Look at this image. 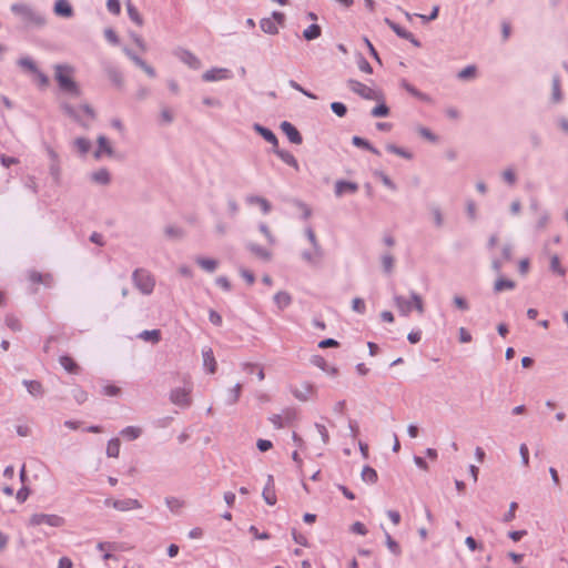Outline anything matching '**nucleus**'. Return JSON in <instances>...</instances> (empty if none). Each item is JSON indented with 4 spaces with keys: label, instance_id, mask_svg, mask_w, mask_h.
<instances>
[{
    "label": "nucleus",
    "instance_id": "1",
    "mask_svg": "<svg viewBox=\"0 0 568 568\" xmlns=\"http://www.w3.org/2000/svg\"><path fill=\"white\" fill-rule=\"evenodd\" d=\"M74 72V68L69 64L54 65V79L59 89L71 97L79 98L82 91L73 79Z\"/></svg>",
    "mask_w": 568,
    "mask_h": 568
},
{
    "label": "nucleus",
    "instance_id": "2",
    "mask_svg": "<svg viewBox=\"0 0 568 568\" xmlns=\"http://www.w3.org/2000/svg\"><path fill=\"white\" fill-rule=\"evenodd\" d=\"M11 11L28 27L41 28L47 22L45 17L40 11L26 3H13Z\"/></svg>",
    "mask_w": 568,
    "mask_h": 568
},
{
    "label": "nucleus",
    "instance_id": "3",
    "mask_svg": "<svg viewBox=\"0 0 568 568\" xmlns=\"http://www.w3.org/2000/svg\"><path fill=\"white\" fill-rule=\"evenodd\" d=\"M410 301L405 298L402 295L395 294L393 296V301L395 306L397 307L399 314L402 316H408L413 310V307L419 313H424V303L419 294L412 291L410 292Z\"/></svg>",
    "mask_w": 568,
    "mask_h": 568
},
{
    "label": "nucleus",
    "instance_id": "4",
    "mask_svg": "<svg viewBox=\"0 0 568 568\" xmlns=\"http://www.w3.org/2000/svg\"><path fill=\"white\" fill-rule=\"evenodd\" d=\"M132 281H133L134 286L143 295H150L154 291L155 280H154L153 275L144 268H136L132 273Z\"/></svg>",
    "mask_w": 568,
    "mask_h": 568
},
{
    "label": "nucleus",
    "instance_id": "5",
    "mask_svg": "<svg viewBox=\"0 0 568 568\" xmlns=\"http://www.w3.org/2000/svg\"><path fill=\"white\" fill-rule=\"evenodd\" d=\"M347 85L352 92L356 93L365 100H383L384 95L381 91L374 90L373 88L357 81L349 79Z\"/></svg>",
    "mask_w": 568,
    "mask_h": 568
},
{
    "label": "nucleus",
    "instance_id": "6",
    "mask_svg": "<svg viewBox=\"0 0 568 568\" xmlns=\"http://www.w3.org/2000/svg\"><path fill=\"white\" fill-rule=\"evenodd\" d=\"M28 525L32 527L40 525L61 527L64 525V519L63 517L55 514H33L30 517Z\"/></svg>",
    "mask_w": 568,
    "mask_h": 568
},
{
    "label": "nucleus",
    "instance_id": "7",
    "mask_svg": "<svg viewBox=\"0 0 568 568\" xmlns=\"http://www.w3.org/2000/svg\"><path fill=\"white\" fill-rule=\"evenodd\" d=\"M191 386L190 387H176L170 392V400L172 404L180 407H189L191 405Z\"/></svg>",
    "mask_w": 568,
    "mask_h": 568
},
{
    "label": "nucleus",
    "instance_id": "8",
    "mask_svg": "<svg viewBox=\"0 0 568 568\" xmlns=\"http://www.w3.org/2000/svg\"><path fill=\"white\" fill-rule=\"evenodd\" d=\"M290 390L292 395L300 402H307L315 394V387L310 382H303L301 386H291Z\"/></svg>",
    "mask_w": 568,
    "mask_h": 568
},
{
    "label": "nucleus",
    "instance_id": "9",
    "mask_svg": "<svg viewBox=\"0 0 568 568\" xmlns=\"http://www.w3.org/2000/svg\"><path fill=\"white\" fill-rule=\"evenodd\" d=\"M384 22L396 33L397 37L409 41L416 48H419L422 45L420 41L417 40L412 32L402 28L399 24L392 21L389 18H385Z\"/></svg>",
    "mask_w": 568,
    "mask_h": 568
},
{
    "label": "nucleus",
    "instance_id": "10",
    "mask_svg": "<svg viewBox=\"0 0 568 568\" xmlns=\"http://www.w3.org/2000/svg\"><path fill=\"white\" fill-rule=\"evenodd\" d=\"M174 55L193 70L201 68L200 59L187 49L178 48L174 50Z\"/></svg>",
    "mask_w": 568,
    "mask_h": 568
},
{
    "label": "nucleus",
    "instance_id": "11",
    "mask_svg": "<svg viewBox=\"0 0 568 568\" xmlns=\"http://www.w3.org/2000/svg\"><path fill=\"white\" fill-rule=\"evenodd\" d=\"M280 128L285 133L290 142L294 144H301L303 142L301 133L291 122L283 121Z\"/></svg>",
    "mask_w": 568,
    "mask_h": 568
},
{
    "label": "nucleus",
    "instance_id": "12",
    "mask_svg": "<svg viewBox=\"0 0 568 568\" xmlns=\"http://www.w3.org/2000/svg\"><path fill=\"white\" fill-rule=\"evenodd\" d=\"M358 191V184L351 181L338 180L335 182L334 193L336 196H342L345 193L354 194Z\"/></svg>",
    "mask_w": 568,
    "mask_h": 568
},
{
    "label": "nucleus",
    "instance_id": "13",
    "mask_svg": "<svg viewBox=\"0 0 568 568\" xmlns=\"http://www.w3.org/2000/svg\"><path fill=\"white\" fill-rule=\"evenodd\" d=\"M262 496H263L264 501L270 506L275 505L277 501L275 486H274V478L272 475L267 476V483L263 489Z\"/></svg>",
    "mask_w": 568,
    "mask_h": 568
},
{
    "label": "nucleus",
    "instance_id": "14",
    "mask_svg": "<svg viewBox=\"0 0 568 568\" xmlns=\"http://www.w3.org/2000/svg\"><path fill=\"white\" fill-rule=\"evenodd\" d=\"M112 507L119 511H129L140 509L142 505L138 499L126 498L115 500L114 503H112Z\"/></svg>",
    "mask_w": 568,
    "mask_h": 568
},
{
    "label": "nucleus",
    "instance_id": "15",
    "mask_svg": "<svg viewBox=\"0 0 568 568\" xmlns=\"http://www.w3.org/2000/svg\"><path fill=\"white\" fill-rule=\"evenodd\" d=\"M53 12L58 17L72 18L74 14L73 8L69 0H55Z\"/></svg>",
    "mask_w": 568,
    "mask_h": 568
},
{
    "label": "nucleus",
    "instance_id": "16",
    "mask_svg": "<svg viewBox=\"0 0 568 568\" xmlns=\"http://www.w3.org/2000/svg\"><path fill=\"white\" fill-rule=\"evenodd\" d=\"M230 71L223 68H212L203 73L202 79L206 82L219 81L226 79Z\"/></svg>",
    "mask_w": 568,
    "mask_h": 568
},
{
    "label": "nucleus",
    "instance_id": "17",
    "mask_svg": "<svg viewBox=\"0 0 568 568\" xmlns=\"http://www.w3.org/2000/svg\"><path fill=\"white\" fill-rule=\"evenodd\" d=\"M273 152L287 165L292 166L295 169V171H298L300 170V165H298V162L297 160L295 159V156L290 152V151H286V150H282V149H273Z\"/></svg>",
    "mask_w": 568,
    "mask_h": 568
},
{
    "label": "nucleus",
    "instance_id": "18",
    "mask_svg": "<svg viewBox=\"0 0 568 568\" xmlns=\"http://www.w3.org/2000/svg\"><path fill=\"white\" fill-rule=\"evenodd\" d=\"M22 384L26 386L28 393L33 397H41L44 394V388L39 381L24 379Z\"/></svg>",
    "mask_w": 568,
    "mask_h": 568
},
{
    "label": "nucleus",
    "instance_id": "19",
    "mask_svg": "<svg viewBox=\"0 0 568 568\" xmlns=\"http://www.w3.org/2000/svg\"><path fill=\"white\" fill-rule=\"evenodd\" d=\"M103 153L111 156L113 154V149L104 135H99L98 136V150L94 152V158L100 159Z\"/></svg>",
    "mask_w": 568,
    "mask_h": 568
},
{
    "label": "nucleus",
    "instance_id": "20",
    "mask_svg": "<svg viewBox=\"0 0 568 568\" xmlns=\"http://www.w3.org/2000/svg\"><path fill=\"white\" fill-rule=\"evenodd\" d=\"M254 130L260 133L265 141L273 145V149L278 148V140L276 135L267 128L262 126L261 124H255Z\"/></svg>",
    "mask_w": 568,
    "mask_h": 568
},
{
    "label": "nucleus",
    "instance_id": "21",
    "mask_svg": "<svg viewBox=\"0 0 568 568\" xmlns=\"http://www.w3.org/2000/svg\"><path fill=\"white\" fill-rule=\"evenodd\" d=\"M311 362L313 365H315L316 367L321 368L322 371L326 372L332 376H335L338 373L337 368L334 366H328L325 358L321 355H314Z\"/></svg>",
    "mask_w": 568,
    "mask_h": 568
},
{
    "label": "nucleus",
    "instance_id": "22",
    "mask_svg": "<svg viewBox=\"0 0 568 568\" xmlns=\"http://www.w3.org/2000/svg\"><path fill=\"white\" fill-rule=\"evenodd\" d=\"M245 200L248 204H257L261 207L263 214H268L272 210L270 202L263 196L247 195Z\"/></svg>",
    "mask_w": 568,
    "mask_h": 568
},
{
    "label": "nucleus",
    "instance_id": "23",
    "mask_svg": "<svg viewBox=\"0 0 568 568\" xmlns=\"http://www.w3.org/2000/svg\"><path fill=\"white\" fill-rule=\"evenodd\" d=\"M59 363L63 369L70 374H78L80 371L79 365L69 355H61L59 357Z\"/></svg>",
    "mask_w": 568,
    "mask_h": 568
},
{
    "label": "nucleus",
    "instance_id": "24",
    "mask_svg": "<svg viewBox=\"0 0 568 568\" xmlns=\"http://www.w3.org/2000/svg\"><path fill=\"white\" fill-rule=\"evenodd\" d=\"M246 247L258 258L263 261H270L272 258V253L267 248L257 245L255 243H247Z\"/></svg>",
    "mask_w": 568,
    "mask_h": 568
},
{
    "label": "nucleus",
    "instance_id": "25",
    "mask_svg": "<svg viewBox=\"0 0 568 568\" xmlns=\"http://www.w3.org/2000/svg\"><path fill=\"white\" fill-rule=\"evenodd\" d=\"M203 365L209 371V373L213 374L216 371V361L211 348H206L202 352Z\"/></svg>",
    "mask_w": 568,
    "mask_h": 568
},
{
    "label": "nucleus",
    "instance_id": "26",
    "mask_svg": "<svg viewBox=\"0 0 568 568\" xmlns=\"http://www.w3.org/2000/svg\"><path fill=\"white\" fill-rule=\"evenodd\" d=\"M91 180L101 185H108L111 181L110 172L105 169H99L91 174Z\"/></svg>",
    "mask_w": 568,
    "mask_h": 568
},
{
    "label": "nucleus",
    "instance_id": "27",
    "mask_svg": "<svg viewBox=\"0 0 568 568\" xmlns=\"http://www.w3.org/2000/svg\"><path fill=\"white\" fill-rule=\"evenodd\" d=\"M62 111L72 120H74L77 123H79L83 129H89L90 124L82 121L80 116L78 115L75 109L69 104V103H62L61 104Z\"/></svg>",
    "mask_w": 568,
    "mask_h": 568
},
{
    "label": "nucleus",
    "instance_id": "28",
    "mask_svg": "<svg viewBox=\"0 0 568 568\" xmlns=\"http://www.w3.org/2000/svg\"><path fill=\"white\" fill-rule=\"evenodd\" d=\"M400 87L403 89H405L410 95H413L422 101H425V102L430 101V98L426 93L420 92L419 90H417L414 85H412L406 80L400 81Z\"/></svg>",
    "mask_w": 568,
    "mask_h": 568
},
{
    "label": "nucleus",
    "instance_id": "29",
    "mask_svg": "<svg viewBox=\"0 0 568 568\" xmlns=\"http://www.w3.org/2000/svg\"><path fill=\"white\" fill-rule=\"evenodd\" d=\"M260 28L266 34L274 36V34L278 33V27H277L276 22L271 18L261 19Z\"/></svg>",
    "mask_w": 568,
    "mask_h": 568
},
{
    "label": "nucleus",
    "instance_id": "30",
    "mask_svg": "<svg viewBox=\"0 0 568 568\" xmlns=\"http://www.w3.org/2000/svg\"><path fill=\"white\" fill-rule=\"evenodd\" d=\"M562 100V93L560 88V78L558 74L552 77L551 81V101L554 103H559Z\"/></svg>",
    "mask_w": 568,
    "mask_h": 568
},
{
    "label": "nucleus",
    "instance_id": "31",
    "mask_svg": "<svg viewBox=\"0 0 568 568\" xmlns=\"http://www.w3.org/2000/svg\"><path fill=\"white\" fill-rule=\"evenodd\" d=\"M516 286L515 282L508 278H505L503 276H499L495 283H494V291L496 293L503 292V291H510L514 290Z\"/></svg>",
    "mask_w": 568,
    "mask_h": 568
},
{
    "label": "nucleus",
    "instance_id": "32",
    "mask_svg": "<svg viewBox=\"0 0 568 568\" xmlns=\"http://www.w3.org/2000/svg\"><path fill=\"white\" fill-rule=\"evenodd\" d=\"M125 7L131 21H133L139 27L143 26V18L135 6L130 0H128Z\"/></svg>",
    "mask_w": 568,
    "mask_h": 568
},
{
    "label": "nucleus",
    "instance_id": "33",
    "mask_svg": "<svg viewBox=\"0 0 568 568\" xmlns=\"http://www.w3.org/2000/svg\"><path fill=\"white\" fill-rule=\"evenodd\" d=\"M305 235L306 237L308 239L314 251H316V254L317 256H324V252H323V248L322 246L320 245L317 239H316V235H315V232L314 230L312 229V226H307L305 229Z\"/></svg>",
    "mask_w": 568,
    "mask_h": 568
},
{
    "label": "nucleus",
    "instance_id": "34",
    "mask_svg": "<svg viewBox=\"0 0 568 568\" xmlns=\"http://www.w3.org/2000/svg\"><path fill=\"white\" fill-rule=\"evenodd\" d=\"M274 302L280 310H284L292 303V297L287 292L280 291L274 295Z\"/></svg>",
    "mask_w": 568,
    "mask_h": 568
},
{
    "label": "nucleus",
    "instance_id": "35",
    "mask_svg": "<svg viewBox=\"0 0 568 568\" xmlns=\"http://www.w3.org/2000/svg\"><path fill=\"white\" fill-rule=\"evenodd\" d=\"M322 34V29L318 24L313 23L303 31V38L307 41L315 40Z\"/></svg>",
    "mask_w": 568,
    "mask_h": 568
},
{
    "label": "nucleus",
    "instance_id": "36",
    "mask_svg": "<svg viewBox=\"0 0 568 568\" xmlns=\"http://www.w3.org/2000/svg\"><path fill=\"white\" fill-rule=\"evenodd\" d=\"M139 337L145 342H152L156 344L161 339V331L160 329H145L139 334Z\"/></svg>",
    "mask_w": 568,
    "mask_h": 568
},
{
    "label": "nucleus",
    "instance_id": "37",
    "mask_svg": "<svg viewBox=\"0 0 568 568\" xmlns=\"http://www.w3.org/2000/svg\"><path fill=\"white\" fill-rule=\"evenodd\" d=\"M352 143L355 145V146H358V148H363L369 152H372L373 154L375 155H379V151L373 146L367 140L361 138V136H353L352 139Z\"/></svg>",
    "mask_w": 568,
    "mask_h": 568
},
{
    "label": "nucleus",
    "instance_id": "38",
    "mask_svg": "<svg viewBox=\"0 0 568 568\" xmlns=\"http://www.w3.org/2000/svg\"><path fill=\"white\" fill-rule=\"evenodd\" d=\"M196 263L206 272L213 273L217 267V262L213 258L196 257Z\"/></svg>",
    "mask_w": 568,
    "mask_h": 568
},
{
    "label": "nucleus",
    "instance_id": "39",
    "mask_svg": "<svg viewBox=\"0 0 568 568\" xmlns=\"http://www.w3.org/2000/svg\"><path fill=\"white\" fill-rule=\"evenodd\" d=\"M141 433V428L136 426H126L121 430V435L129 440L139 438Z\"/></svg>",
    "mask_w": 568,
    "mask_h": 568
},
{
    "label": "nucleus",
    "instance_id": "40",
    "mask_svg": "<svg viewBox=\"0 0 568 568\" xmlns=\"http://www.w3.org/2000/svg\"><path fill=\"white\" fill-rule=\"evenodd\" d=\"M74 145L81 155H85L91 149V142L87 138H77Z\"/></svg>",
    "mask_w": 568,
    "mask_h": 568
},
{
    "label": "nucleus",
    "instance_id": "41",
    "mask_svg": "<svg viewBox=\"0 0 568 568\" xmlns=\"http://www.w3.org/2000/svg\"><path fill=\"white\" fill-rule=\"evenodd\" d=\"M361 476L364 481L369 484L376 483L378 478L376 470L369 466L363 468Z\"/></svg>",
    "mask_w": 568,
    "mask_h": 568
},
{
    "label": "nucleus",
    "instance_id": "42",
    "mask_svg": "<svg viewBox=\"0 0 568 568\" xmlns=\"http://www.w3.org/2000/svg\"><path fill=\"white\" fill-rule=\"evenodd\" d=\"M120 454V440L118 438H112L108 442L106 445V455L109 457L116 458Z\"/></svg>",
    "mask_w": 568,
    "mask_h": 568
},
{
    "label": "nucleus",
    "instance_id": "43",
    "mask_svg": "<svg viewBox=\"0 0 568 568\" xmlns=\"http://www.w3.org/2000/svg\"><path fill=\"white\" fill-rule=\"evenodd\" d=\"M18 64L22 69H24V70H27V71H29V72H31L33 74L36 72H38V70H39L38 67L36 65V63L33 62V60L30 57H22V58H20L18 60Z\"/></svg>",
    "mask_w": 568,
    "mask_h": 568
},
{
    "label": "nucleus",
    "instance_id": "44",
    "mask_svg": "<svg viewBox=\"0 0 568 568\" xmlns=\"http://www.w3.org/2000/svg\"><path fill=\"white\" fill-rule=\"evenodd\" d=\"M379 101L381 103L374 106L371 111V115L374 118L387 116L389 114V109L385 104L384 99Z\"/></svg>",
    "mask_w": 568,
    "mask_h": 568
},
{
    "label": "nucleus",
    "instance_id": "45",
    "mask_svg": "<svg viewBox=\"0 0 568 568\" xmlns=\"http://www.w3.org/2000/svg\"><path fill=\"white\" fill-rule=\"evenodd\" d=\"M106 74H108V78L110 79V81L114 85H116L119 88L122 85V82H123L122 73L118 69L109 68L106 70Z\"/></svg>",
    "mask_w": 568,
    "mask_h": 568
},
{
    "label": "nucleus",
    "instance_id": "46",
    "mask_svg": "<svg viewBox=\"0 0 568 568\" xmlns=\"http://www.w3.org/2000/svg\"><path fill=\"white\" fill-rule=\"evenodd\" d=\"M381 262H382L383 271L386 274H392V272L394 270V257H393V255L389 254V253L383 254L382 257H381Z\"/></svg>",
    "mask_w": 568,
    "mask_h": 568
},
{
    "label": "nucleus",
    "instance_id": "47",
    "mask_svg": "<svg viewBox=\"0 0 568 568\" xmlns=\"http://www.w3.org/2000/svg\"><path fill=\"white\" fill-rule=\"evenodd\" d=\"M4 322L6 325L13 332H19L22 329V324L20 320L12 314H8L4 318Z\"/></svg>",
    "mask_w": 568,
    "mask_h": 568
},
{
    "label": "nucleus",
    "instance_id": "48",
    "mask_svg": "<svg viewBox=\"0 0 568 568\" xmlns=\"http://www.w3.org/2000/svg\"><path fill=\"white\" fill-rule=\"evenodd\" d=\"M242 385L240 383L235 384L229 392L227 404L234 405L240 399Z\"/></svg>",
    "mask_w": 568,
    "mask_h": 568
},
{
    "label": "nucleus",
    "instance_id": "49",
    "mask_svg": "<svg viewBox=\"0 0 568 568\" xmlns=\"http://www.w3.org/2000/svg\"><path fill=\"white\" fill-rule=\"evenodd\" d=\"M386 150L393 154H396V155L402 156L407 160H410L413 158L412 153H409L405 149L399 148L395 144H387Z\"/></svg>",
    "mask_w": 568,
    "mask_h": 568
},
{
    "label": "nucleus",
    "instance_id": "50",
    "mask_svg": "<svg viewBox=\"0 0 568 568\" xmlns=\"http://www.w3.org/2000/svg\"><path fill=\"white\" fill-rule=\"evenodd\" d=\"M550 270L560 276L566 274V270L560 265V260L557 254L550 257Z\"/></svg>",
    "mask_w": 568,
    "mask_h": 568
},
{
    "label": "nucleus",
    "instance_id": "51",
    "mask_svg": "<svg viewBox=\"0 0 568 568\" xmlns=\"http://www.w3.org/2000/svg\"><path fill=\"white\" fill-rule=\"evenodd\" d=\"M302 257L306 263L311 265H317L323 258V256H317L316 251L314 250L313 252L304 251L302 253Z\"/></svg>",
    "mask_w": 568,
    "mask_h": 568
},
{
    "label": "nucleus",
    "instance_id": "52",
    "mask_svg": "<svg viewBox=\"0 0 568 568\" xmlns=\"http://www.w3.org/2000/svg\"><path fill=\"white\" fill-rule=\"evenodd\" d=\"M386 546L388 548V550L394 554L395 556H399L400 555V546L398 545V542L392 538V536L386 532Z\"/></svg>",
    "mask_w": 568,
    "mask_h": 568
},
{
    "label": "nucleus",
    "instance_id": "53",
    "mask_svg": "<svg viewBox=\"0 0 568 568\" xmlns=\"http://www.w3.org/2000/svg\"><path fill=\"white\" fill-rule=\"evenodd\" d=\"M165 232V235L170 239H182L183 235H184V232L182 229L180 227H176V226H173V225H169L165 227L164 230Z\"/></svg>",
    "mask_w": 568,
    "mask_h": 568
},
{
    "label": "nucleus",
    "instance_id": "54",
    "mask_svg": "<svg viewBox=\"0 0 568 568\" xmlns=\"http://www.w3.org/2000/svg\"><path fill=\"white\" fill-rule=\"evenodd\" d=\"M476 74V67L475 65H467L463 70H460L457 74L458 79L460 80H467L469 78L475 77Z\"/></svg>",
    "mask_w": 568,
    "mask_h": 568
},
{
    "label": "nucleus",
    "instance_id": "55",
    "mask_svg": "<svg viewBox=\"0 0 568 568\" xmlns=\"http://www.w3.org/2000/svg\"><path fill=\"white\" fill-rule=\"evenodd\" d=\"M331 110L339 118H343L347 112L346 105L342 102H332Z\"/></svg>",
    "mask_w": 568,
    "mask_h": 568
},
{
    "label": "nucleus",
    "instance_id": "56",
    "mask_svg": "<svg viewBox=\"0 0 568 568\" xmlns=\"http://www.w3.org/2000/svg\"><path fill=\"white\" fill-rule=\"evenodd\" d=\"M503 179L510 186L516 183L517 178H516V174H515V171L513 170V168H507L506 170H504Z\"/></svg>",
    "mask_w": 568,
    "mask_h": 568
},
{
    "label": "nucleus",
    "instance_id": "57",
    "mask_svg": "<svg viewBox=\"0 0 568 568\" xmlns=\"http://www.w3.org/2000/svg\"><path fill=\"white\" fill-rule=\"evenodd\" d=\"M165 504L172 511H176L183 506V501L175 497H168Z\"/></svg>",
    "mask_w": 568,
    "mask_h": 568
},
{
    "label": "nucleus",
    "instance_id": "58",
    "mask_svg": "<svg viewBox=\"0 0 568 568\" xmlns=\"http://www.w3.org/2000/svg\"><path fill=\"white\" fill-rule=\"evenodd\" d=\"M352 308L356 313L364 314L366 311L365 302L361 297H355L352 301Z\"/></svg>",
    "mask_w": 568,
    "mask_h": 568
},
{
    "label": "nucleus",
    "instance_id": "59",
    "mask_svg": "<svg viewBox=\"0 0 568 568\" xmlns=\"http://www.w3.org/2000/svg\"><path fill=\"white\" fill-rule=\"evenodd\" d=\"M357 67L358 69L362 71V72H365V73H373V68L372 65L369 64V62L364 58V57H359L358 60H357Z\"/></svg>",
    "mask_w": 568,
    "mask_h": 568
},
{
    "label": "nucleus",
    "instance_id": "60",
    "mask_svg": "<svg viewBox=\"0 0 568 568\" xmlns=\"http://www.w3.org/2000/svg\"><path fill=\"white\" fill-rule=\"evenodd\" d=\"M106 8H108L109 12H111L112 14H114V16L120 14V12H121L120 0H108Z\"/></svg>",
    "mask_w": 568,
    "mask_h": 568
},
{
    "label": "nucleus",
    "instance_id": "61",
    "mask_svg": "<svg viewBox=\"0 0 568 568\" xmlns=\"http://www.w3.org/2000/svg\"><path fill=\"white\" fill-rule=\"evenodd\" d=\"M258 229L261 231V233L266 237L267 242L271 244V245H274L275 244V237L273 236V234L271 233L268 226L265 224V223H261L258 225Z\"/></svg>",
    "mask_w": 568,
    "mask_h": 568
},
{
    "label": "nucleus",
    "instance_id": "62",
    "mask_svg": "<svg viewBox=\"0 0 568 568\" xmlns=\"http://www.w3.org/2000/svg\"><path fill=\"white\" fill-rule=\"evenodd\" d=\"M268 420L276 429H282L285 426L284 419L280 414H273L268 417Z\"/></svg>",
    "mask_w": 568,
    "mask_h": 568
},
{
    "label": "nucleus",
    "instance_id": "63",
    "mask_svg": "<svg viewBox=\"0 0 568 568\" xmlns=\"http://www.w3.org/2000/svg\"><path fill=\"white\" fill-rule=\"evenodd\" d=\"M28 278L33 284H40V283H42V281H44L43 274H41L40 272H38L36 270H30L28 272Z\"/></svg>",
    "mask_w": 568,
    "mask_h": 568
},
{
    "label": "nucleus",
    "instance_id": "64",
    "mask_svg": "<svg viewBox=\"0 0 568 568\" xmlns=\"http://www.w3.org/2000/svg\"><path fill=\"white\" fill-rule=\"evenodd\" d=\"M453 303L460 311L469 310V304L467 303V301L459 295L454 296Z\"/></svg>",
    "mask_w": 568,
    "mask_h": 568
}]
</instances>
